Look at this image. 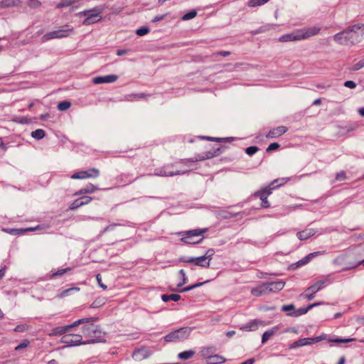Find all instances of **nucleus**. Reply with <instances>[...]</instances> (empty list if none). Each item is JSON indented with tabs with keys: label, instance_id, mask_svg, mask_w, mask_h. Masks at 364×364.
<instances>
[{
	"label": "nucleus",
	"instance_id": "obj_1",
	"mask_svg": "<svg viewBox=\"0 0 364 364\" xmlns=\"http://www.w3.org/2000/svg\"><path fill=\"white\" fill-rule=\"evenodd\" d=\"M92 318H82L75 321L73 324L58 326L52 329L49 333L50 336H60L65 333L75 326L85 323L82 327V333L85 338L88 339L83 341L84 344L94 343L102 342L105 341L104 333L100 331V328L92 323Z\"/></svg>",
	"mask_w": 364,
	"mask_h": 364
},
{
	"label": "nucleus",
	"instance_id": "obj_2",
	"mask_svg": "<svg viewBox=\"0 0 364 364\" xmlns=\"http://www.w3.org/2000/svg\"><path fill=\"white\" fill-rule=\"evenodd\" d=\"M364 33V25H354L348 30L337 33L334 40L339 43H347L348 41L351 43L358 41L360 36Z\"/></svg>",
	"mask_w": 364,
	"mask_h": 364
},
{
	"label": "nucleus",
	"instance_id": "obj_3",
	"mask_svg": "<svg viewBox=\"0 0 364 364\" xmlns=\"http://www.w3.org/2000/svg\"><path fill=\"white\" fill-rule=\"evenodd\" d=\"M319 28L316 27L309 28L306 29L297 30L291 33L282 36L279 41L280 42H289L294 41H300L315 36L319 32Z\"/></svg>",
	"mask_w": 364,
	"mask_h": 364
},
{
	"label": "nucleus",
	"instance_id": "obj_4",
	"mask_svg": "<svg viewBox=\"0 0 364 364\" xmlns=\"http://www.w3.org/2000/svg\"><path fill=\"white\" fill-rule=\"evenodd\" d=\"M207 232L206 228L195 229L179 233L182 237L181 241L186 244H198L203 239V234Z\"/></svg>",
	"mask_w": 364,
	"mask_h": 364
},
{
	"label": "nucleus",
	"instance_id": "obj_5",
	"mask_svg": "<svg viewBox=\"0 0 364 364\" xmlns=\"http://www.w3.org/2000/svg\"><path fill=\"white\" fill-rule=\"evenodd\" d=\"M289 180V178H277L272 182L269 188H266L264 190L257 193V195L262 200V207L269 208V203L267 198L272 193V190L287 183Z\"/></svg>",
	"mask_w": 364,
	"mask_h": 364
},
{
	"label": "nucleus",
	"instance_id": "obj_6",
	"mask_svg": "<svg viewBox=\"0 0 364 364\" xmlns=\"http://www.w3.org/2000/svg\"><path fill=\"white\" fill-rule=\"evenodd\" d=\"M192 328L190 327H183L171 332L164 337V341L169 342H181L187 338L191 335Z\"/></svg>",
	"mask_w": 364,
	"mask_h": 364
},
{
	"label": "nucleus",
	"instance_id": "obj_7",
	"mask_svg": "<svg viewBox=\"0 0 364 364\" xmlns=\"http://www.w3.org/2000/svg\"><path fill=\"white\" fill-rule=\"evenodd\" d=\"M102 11L98 9H94L89 11H85L79 13L80 16H84L86 18L83 21V25H90L100 21L102 18Z\"/></svg>",
	"mask_w": 364,
	"mask_h": 364
},
{
	"label": "nucleus",
	"instance_id": "obj_8",
	"mask_svg": "<svg viewBox=\"0 0 364 364\" xmlns=\"http://www.w3.org/2000/svg\"><path fill=\"white\" fill-rule=\"evenodd\" d=\"M73 31V28L68 26H65L56 31L49 32L43 36V41H46L53 38H64L70 35Z\"/></svg>",
	"mask_w": 364,
	"mask_h": 364
},
{
	"label": "nucleus",
	"instance_id": "obj_9",
	"mask_svg": "<svg viewBox=\"0 0 364 364\" xmlns=\"http://www.w3.org/2000/svg\"><path fill=\"white\" fill-rule=\"evenodd\" d=\"M70 330L71 329H70L68 332L63 333L64 336L61 338L62 343L69 346L84 344L83 341H82V336L78 334L70 333Z\"/></svg>",
	"mask_w": 364,
	"mask_h": 364
},
{
	"label": "nucleus",
	"instance_id": "obj_10",
	"mask_svg": "<svg viewBox=\"0 0 364 364\" xmlns=\"http://www.w3.org/2000/svg\"><path fill=\"white\" fill-rule=\"evenodd\" d=\"M325 338H326V336H324V335L319 336L315 337V338H301V339H299V340L291 343L289 346V348L293 349V348H299V347L304 346L311 345L314 343H317L321 341H323Z\"/></svg>",
	"mask_w": 364,
	"mask_h": 364
},
{
	"label": "nucleus",
	"instance_id": "obj_11",
	"mask_svg": "<svg viewBox=\"0 0 364 364\" xmlns=\"http://www.w3.org/2000/svg\"><path fill=\"white\" fill-rule=\"evenodd\" d=\"M185 171H181L179 170H173L172 165H168L162 168H156L154 171V175L158 176H173L176 175L183 174Z\"/></svg>",
	"mask_w": 364,
	"mask_h": 364
},
{
	"label": "nucleus",
	"instance_id": "obj_12",
	"mask_svg": "<svg viewBox=\"0 0 364 364\" xmlns=\"http://www.w3.org/2000/svg\"><path fill=\"white\" fill-rule=\"evenodd\" d=\"M220 148H218V149H213L210 151H206V152H204L202 154L200 155H198L193 159H186L183 161V163L184 164H187L190 161L191 162H196V161H203V160H205V159H212L215 156H218L220 154Z\"/></svg>",
	"mask_w": 364,
	"mask_h": 364
},
{
	"label": "nucleus",
	"instance_id": "obj_13",
	"mask_svg": "<svg viewBox=\"0 0 364 364\" xmlns=\"http://www.w3.org/2000/svg\"><path fill=\"white\" fill-rule=\"evenodd\" d=\"M98 169L92 168L86 171H80L73 173L70 178L73 179H86L90 178H96L99 176Z\"/></svg>",
	"mask_w": 364,
	"mask_h": 364
},
{
	"label": "nucleus",
	"instance_id": "obj_14",
	"mask_svg": "<svg viewBox=\"0 0 364 364\" xmlns=\"http://www.w3.org/2000/svg\"><path fill=\"white\" fill-rule=\"evenodd\" d=\"M325 284V282L323 280H320L316 282L315 284L309 287L306 290V297L309 300H311L314 299V295L320 289H321Z\"/></svg>",
	"mask_w": 364,
	"mask_h": 364
},
{
	"label": "nucleus",
	"instance_id": "obj_15",
	"mask_svg": "<svg viewBox=\"0 0 364 364\" xmlns=\"http://www.w3.org/2000/svg\"><path fill=\"white\" fill-rule=\"evenodd\" d=\"M118 79L116 75H109L106 76H98L92 79L94 84L111 83L115 82Z\"/></svg>",
	"mask_w": 364,
	"mask_h": 364
},
{
	"label": "nucleus",
	"instance_id": "obj_16",
	"mask_svg": "<svg viewBox=\"0 0 364 364\" xmlns=\"http://www.w3.org/2000/svg\"><path fill=\"white\" fill-rule=\"evenodd\" d=\"M284 282L282 280L266 283L267 293L278 292L284 287Z\"/></svg>",
	"mask_w": 364,
	"mask_h": 364
},
{
	"label": "nucleus",
	"instance_id": "obj_17",
	"mask_svg": "<svg viewBox=\"0 0 364 364\" xmlns=\"http://www.w3.org/2000/svg\"><path fill=\"white\" fill-rule=\"evenodd\" d=\"M265 325H266V323L264 321H262L261 320L255 319V320H252L250 322L247 323L245 326H242L240 328V329L244 330V331H256L259 328V326H265Z\"/></svg>",
	"mask_w": 364,
	"mask_h": 364
},
{
	"label": "nucleus",
	"instance_id": "obj_18",
	"mask_svg": "<svg viewBox=\"0 0 364 364\" xmlns=\"http://www.w3.org/2000/svg\"><path fill=\"white\" fill-rule=\"evenodd\" d=\"M287 129H288L284 126H279L278 127L271 129L267 134L266 136L267 138H271V139L277 138V137L282 136L284 133H286L287 132Z\"/></svg>",
	"mask_w": 364,
	"mask_h": 364
},
{
	"label": "nucleus",
	"instance_id": "obj_19",
	"mask_svg": "<svg viewBox=\"0 0 364 364\" xmlns=\"http://www.w3.org/2000/svg\"><path fill=\"white\" fill-rule=\"evenodd\" d=\"M187 262L194 263L196 265L202 267H208L210 266L209 261H207L202 256L198 257H192L186 260Z\"/></svg>",
	"mask_w": 364,
	"mask_h": 364
},
{
	"label": "nucleus",
	"instance_id": "obj_20",
	"mask_svg": "<svg viewBox=\"0 0 364 364\" xmlns=\"http://www.w3.org/2000/svg\"><path fill=\"white\" fill-rule=\"evenodd\" d=\"M316 231L314 229L309 228L299 232L296 235L299 240H305L311 237V236L314 235Z\"/></svg>",
	"mask_w": 364,
	"mask_h": 364
},
{
	"label": "nucleus",
	"instance_id": "obj_21",
	"mask_svg": "<svg viewBox=\"0 0 364 364\" xmlns=\"http://www.w3.org/2000/svg\"><path fill=\"white\" fill-rule=\"evenodd\" d=\"M251 294L255 296H259L262 294H268L266 283L253 288L251 290Z\"/></svg>",
	"mask_w": 364,
	"mask_h": 364
},
{
	"label": "nucleus",
	"instance_id": "obj_22",
	"mask_svg": "<svg viewBox=\"0 0 364 364\" xmlns=\"http://www.w3.org/2000/svg\"><path fill=\"white\" fill-rule=\"evenodd\" d=\"M279 329L278 326L273 327L272 329L265 331L262 338V343H266L273 335H274Z\"/></svg>",
	"mask_w": 364,
	"mask_h": 364
},
{
	"label": "nucleus",
	"instance_id": "obj_23",
	"mask_svg": "<svg viewBox=\"0 0 364 364\" xmlns=\"http://www.w3.org/2000/svg\"><path fill=\"white\" fill-rule=\"evenodd\" d=\"M208 364H220L225 362V358L219 355H211L207 360Z\"/></svg>",
	"mask_w": 364,
	"mask_h": 364
},
{
	"label": "nucleus",
	"instance_id": "obj_24",
	"mask_svg": "<svg viewBox=\"0 0 364 364\" xmlns=\"http://www.w3.org/2000/svg\"><path fill=\"white\" fill-rule=\"evenodd\" d=\"M97 190H98V188L96 186H95L92 183H89L85 188L80 189L78 192L75 193V196L81 195L84 193H92Z\"/></svg>",
	"mask_w": 364,
	"mask_h": 364
},
{
	"label": "nucleus",
	"instance_id": "obj_25",
	"mask_svg": "<svg viewBox=\"0 0 364 364\" xmlns=\"http://www.w3.org/2000/svg\"><path fill=\"white\" fill-rule=\"evenodd\" d=\"M319 255H321V252H315L310 253L306 257H305L304 258L301 259L299 262V265L306 264L308 262H309L310 260L312 259L314 257H316V256H318Z\"/></svg>",
	"mask_w": 364,
	"mask_h": 364
},
{
	"label": "nucleus",
	"instance_id": "obj_26",
	"mask_svg": "<svg viewBox=\"0 0 364 364\" xmlns=\"http://www.w3.org/2000/svg\"><path fill=\"white\" fill-rule=\"evenodd\" d=\"M196 352L193 350H188L178 353V358L181 360H188L191 358Z\"/></svg>",
	"mask_w": 364,
	"mask_h": 364
},
{
	"label": "nucleus",
	"instance_id": "obj_27",
	"mask_svg": "<svg viewBox=\"0 0 364 364\" xmlns=\"http://www.w3.org/2000/svg\"><path fill=\"white\" fill-rule=\"evenodd\" d=\"M215 350L213 347H205L200 350L201 356L205 359V360L214 353Z\"/></svg>",
	"mask_w": 364,
	"mask_h": 364
},
{
	"label": "nucleus",
	"instance_id": "obj_28",
	"mask_svg": "<svg viewBox=\"0 0 364 364\" xmlns=\"http://www.w3.org/2000/svg\"><path fill=\"white\" fill-rule=\"evenodd\" d=\"M38 229V226L35 227V228H26V229H11L10 230H5V231L9 233L13 234V235H16V234H19V233H23L27 231H34Z\"/></svg>",
	"mask_w": 364,
	"mask_h": 364
},
{
	"label": "nucleus",
	"instance_id": "obj_29",
	"mask_svg": "<svg viewBox=\"0 0 364 364\" xmlns=\"http://www.w3.org/2000/svg\"><path fill=\"white\" fill-rule=\"evenodd\" d=\"M161 299L165 302H168L169 301H178V300H180L181 296L175 294L170 295L163 294Z\"/></svg>",
	"mask_w": 364,
	"mask_h": 364
},
{
	"label": "nucleus",
	"instance_id": "obj_30",
	"mask_svg": "<svg viewBox=\"0 0 364 364\" xmlns=\"http://www.w3.org/2000/svg\"><path fill=\"white\" fill-rule=\"evenodd\" d=\"M79 290H80V288H78V287L70 288V289L62 291L60 293H59L58 294L57 296L60 299L64 298V297H66V296L70 295V293L72 291H78Z\"/></svg>",
	"mask_w": 364,
	"mask_h": 364
},
{
	"label": "nucleus",
	"instance_id": "obj_31",
	"mask_svg": "<svg viewBox=\"0 0 364 364\" xmlns=\"http://www.w3.org/2000/svg\"><path fill=\"white\" fill-rule=\"evenodd\" d=\"M13 121L20 124H29L31 119L28 117H14Z\"/></svg>",
	"mask_w": 364,
	"mask_h": 364
},
{
	"label": "nucleus",
	"instance_id": "obj_32",
	"mask_svg": "<svg viewBox=\"0 0 364 364\" xmlns=\"http://www.w3.org/2000/svg\"><path fill=\"white\" fill-rule=\"evenodd\" d=\"M309 311L308 307L306 308H300L291 313H289L288 315L291 316H299L306 314Z\"/></svg>",
	"mask_w": 364,
	"mask_h": 364
},
{
	"label": "nucleus",
	"instance_id": "obj_33",
	"mask_svg": "<svg viewBox=\"0 0 364 364\" xmlns=\"http://www.w3.org/2000/svg\"><path fill=\"white\" fill-rule=\"evenodd\" d=\"M45 131L38 129L31 132V136L36 139H41L45 136Z\"/></svg>",
	"mask_w": 364,
	"mask_h": 364
},
{
	"label": "nucleus",
	"instance_id": "obj_34",
	"mask_svg": "<svg viewBox=\"0 0 364 364\" xmlns=\"http://www.w3.org/2000/svg\"><path fill=\"white\" fill-rule=\"evenodd\" d=\"M269 0H250L248 5L252 7L258 6L264 4Z\"/></svg>",
	"mask_w": 364,
	"mask_h": 364
},
{
	"label": "nucleus",
	"instance_id": "obj_35",
	"mask_svg": "<svg viewBox=\"0 0 364 364\" xmlns=\"http://www.w3.org/2000/svg\"><path fill=\"white\" fill-rule=\"evenodd\" d=\"M145 96L146 95L144 94H143V93L132 94V95H128L127 97V100L133 101V100H139V99H142V98L145 97Z\"/></svg>",
	"mask_w": 364,
	"mask_h": 364
},
{
	"label": "nucleus",
	"instance_id": "obj_36",
	"mask_svg": "<svg viewBox=\"0 0 364 364\" xmlns=\"http://www.w3.org/2000/svg\"><path fill=\"white\" fill-rule=\"evenodd\" d=\"M70 103L68 101H63V102H60L58 105V108L59 110L60 111H65L67 110L68 108H70Z\"/></svg>",
	"mask_w": 364,
	"mask_h": 364
},
{
	"label": "nucleus",
	"instance_id": "obj_37",
	"mask_svg": "<svg viewBox=\"0 0 364 364\" xmlns=\"http://www.w3.org/2000/svg\"><path fill=\"white\" fill-rule=\"evenodd\" d=\"M215 254V251L213 249H209L208 250H207V252H205V255L202 256L204 259H205L207 261H209V262H210V260L212 259V257Z\"/></svg>",
	"mask_w": 364,
	"mask_h": 364
},
{
	"label": "nucleus",
	"instance_id": "obj_38",
	"mask_svg": "<svg viewBox=\"0 0 364 364\" xmlns=\"http://www.w3.org/2000/svg\"><path fill=\"white\" fill-rule=\"evenodd\" d=\"M197 13L196 11H191L187 14H186L183 17H182V19L183 21H187V20H190V19H192L194 17H196Z\"/></svg>",
	"mask_w": 364,
	"mask_h": 364
},
{
	"label": "nucleus",
	"instance_id": "obj_39",
	"mask_svg": "<svg viewBox=\"0 0 364 364\" xmlns=\"http://www.w3.org/2000/svg\"><path fill=\"white\" fill-rule=\"evenodd\" d=\"M355 338H335V339H329V342L334 343H348L355 341Z\"/></svg>",
	"mask_w": 364,
	"mask_h": 364
},
{
	"label": "nucleus",
	"instance_id": "obj_40",
	"mask_svg": "<svg viewBox=\"0 0 364 364\" xmlns=\"http://www.w3.org/2000/svg\"><path fill=\"white\" fill-rule=\"evenodd\" d=\"M149 32V29L146 27H141L136 30V33L139 36H142L146 34H147Z\"/></svg>",
	"mask_w": 364,
	"mask_h": 364
},
{
	"label": "nucleus",
	"instance_id": "obj_41",
	"mask_svg": "<svg viewBox=\"0 0 364 364\" xmlns=\"http://www.w3.org/2000/svg\"><path fill=\"white\" fill-rule=\"evenodd\" d=\"M75 2L74 0H63L60 4H58V7L70 6Z\"/></svg>",
	"mask_w": 364,
	"mask_h": 364
},
{
	"label": "nucleus",
	"instance_id": "obj_42",
	"mask_svg": "<svg viewBox=\"0 0 364 364\" xmlns=\"http://www.w3.org/2000/svg\"><path fill=\"white\" fill-rule=\"evenodd\" d=\"M82 205H81V203H80V198L75 200L70 205V208L71 210H74V209H77L80 207H81Z\"/></svg>",
	"mask_w": 364,
	"mask_h": 364
},
{
	"label": "nucleus",
	"instance_id": "obj_43",
	"mask_svg": "<svg viewBox=\"0 0 364 364\" xmlns=\"http://www.w3.org/2000/svg\"><path fill=\"white\" fill-rule=\"evenodd\" d=\"M80 200L81 205L82 206V205L90 203L92 201V198L85 196L80 197Z\"/></svg>",
	"mask_w": 364,
	"mask_h": 364
},
{
	"label": "nucleus",
	"instance_id": "obj_44",
	"mask_svg": "<svg viewBox=\"0 0 364 364\" xmlns=\"http://www.w3.org/2000/svg\"><path fill=\"white\" fill-rule=\"evenodd\" d=\"M208 282V281H206L205 282H199V283L195 284L193 285H191V286H189L188 287L184 288L183 289L181 290V291L182 292V291H187L191 290V289H193L194 288H196L198 287H200V286L203 285V284H205V283H206Z\"/></svg>",
	"mask_w": 364,
	"mask_h": 364
},
{
	"label": "nucleus",
	"instance_id": "obj_45",
	"mask_svg": "<svg viewBox=\"0 0 364 364\" xmlns=\"http://www.w3.org/2000/svg\"><path fill=\"white\" fill-rule=\"evenodd\" d=\"M28 329V326L23 324V325H18L15 328V332H24Z\"/></svg>",
	"mask_w": 364,
	"mask_h": 364
},
{
	"label": "nucleus",
	"instance_id": "obj_46",
	"mask_svg": "<svg viewBox=\"0 0 364 364\" xmlns=\"http://www.w3.org/2000/svg\"><path fill=\"white\" fill-rule=\"evenodd\" d=\"M257 151L258 148L257 146H250L246 149L245 151L248 155L252 156L254 154H255Z\"/></svg>",
	"mask_w": 364,
	"mask_h": 364
},
{
	"label": "nucleus",
	"instance_id": "obj_47",
	"mask_svg": "<svg viewBox=\"0 0 364 364\" xmlns=\"http://www.w3.org/2000/svg\"><path fill=\"white\" fill-rule=\"evenodd\" d=\"M18 3V0H5L4 1V4L6 6H13L17 5Z\"/></svg>",
	"mask_w": 364,
	"mask_h": 364
},
{
	"label": "nucleus",
	"instance_id": "obj_48",
	"mask_svg": "<svg viewBox=\"0 0 364 364\" xmlns=\"http://www.w3.org/2000/svg\"><path fill=\"white\" fill-rule=\"evenodd\" d=\"M28 344H29V341L26 340V341H23L21 343H20L19 345H18L15 348V350H18L20 349L25 348L28 346Z\"/></svg>",
	"mask_w": 364,
	"mask_h": 364
},
{
	"label": "nucleus",
	"instance_id": "obj_49",
	"mask_svg": "<svg viewBox=\"0 0 364 364\" xmlns=\"http://www.w3.org/2000/svg\"><path fill=\"white\" fill-rule=\"evenodd\" d=\"M279 147V144L278 143H272L269 144V146L267 149V151L269 152V151L276 150Z\"/></svg>",
	"mask_w": 364,
	"mask_h": 364
},
{
	"label": "nucleus",
	"instance_id": "obj_50",
	"mask_svg": "<svg viewBox=\"0 0 364 364\" xmlns=\"http://www.w3.org/2000/svg\"><path fill=\"white\" fill-rule=\"evenodd\" d=\"M41 3L38 0H29L28 6L32 8H36L40 6Z\"/></svg>",
	"mask_w": 364,
	"mask_h": 364
},
{
	"label": "nucleus",
	"instance_id": "obj_51",
	"mask_svg": "<svg viewBox=\"0 0 364 364\" xmlns=\"http://www.w3.org/2000/svg\"><path fill=\"white\" fill-rule=\"evenodd\" d=\"M344 86L348 88L353 89L356 87V84L353 81L348 80L345 82Z\"/></svg>",
	"mask_w": 364,
	"mask_h": 364
},
{
	"label": "nucleus",
	"instance_id": "obj_52",
	"mask_svg": "<svg viewBox=\"0 0 364 364\" xmlns=\"http://www.w3.org/2000/svg\"><path fill=\"white\" fill-rule=\"evenodd\" d=\"M364 67V58L354 65V70H358Z\"/></svg>",
	"mask_w": 364,
	"mask_h": 364
},
{
	"label": "nucleus",
	"instance_id": "obj_53",
	"mask_svg": "<svg viewBox=\"0 0 364 364\" xmlns=\"http://www.w3.org/2000/svg\"><path fill=\"white\" fill-rule=\"evenodd\" d=\"M284 311H289L294 309V306L292 304L283 306L282 308Z\"/></svg>",
	"mask_w": 364,
	"mask_h": 364
},
{
	"label": "nucleus",
	"instance_id": "obj_54",
	"mask_svg": "<svg viewBox=\"0 0 364 364\" xmlns=\"http://www.w3.org/2000/svg\"><path fill=\"white\" fill-rule=\"evenodd\" d=\"M97 282H98V284L102 287L104 289H107V286L105 285L102 282V279H101V277L100 274H97Z\"/></svg>",
	"mask_w": 364,
	"mask_h": 364
},
{
	"label": "nucleus",
	"instance_id": "obj_55",
	"mask_svg": "<svg viewBox=\"0 0 364 364\" xmlns=\"http://www.w3.org/2000/svg\"><path fill=\"white\" fill-rule=\"evenodd\" d=\"M346 178V175L344 172H340L336 175V180L342 181Z\"/></svg>",
	"mask_w": 364,
	"mask_h": 364
},
{
	"label": "nucleus",
	"instance_id": "obj_56",
	"mask_svg": "<svg viewBox=\"0 0 364 364\" xmlns=\"http://www.w3.org/2000/svg\"><path fill=\"white\" fill-rule=\"evenodd\" d=\"M179 274L181 275L183 279V284H186L187 282V277L186 276V273L183 269H181Z\"/></svg>",
	"mask_w": 364,
	"mask_h": 364
},
{
	"label": "nucleus",
	"instance_id": "obj_57",
	"mask_svg": "<svg viewBox=\"0 0 364 364\" xmlns=\"http://www.w3.org/2000/svg\"><path fill=\"white\" fill-rule=\"evenodd\" d=\"M166 16V14L161 15V16H155L154 18L152 21L153 22H157V21H161V20H163L165 18Z\"/></svg>",
	"mask_w": 364,
	"mask_h": 364
},
{
	"label": "nucleus",
	"instance_id": "obj_58",
	"mask_svg": "<svg viewBox=\"0 0 364 364\" xmlns=\"http://www.w3.org/2000/svg\"><path fill=\"white\" fill-rule=\"evenodd\" d=\"M323 304V303H320V302L314 303V304H311V305L308 306L307 307H308V309H309V310H311L312 308H314V307H315V306H318V305H321V304Z\"/></svg>",
	"mask_w": 364,
	"mask_h": 364
},
{
	"label": "nucleus",
	"instance_id": "obj_59",
	"mask_svg": "<svg viewBox=\"0 0 364 364\" xmlns=\"http://www.w3.org/2000/svg\"><path fill=\"white\" fill-rule=\"evenodd\" d=\"M254 362H255V359L250 358V359L245 360V362H242L241 364H253Z\"/></svg>",
	"mask_w": 364,
	"mask_h": 364
},
{
	"label": "nucleus",
	"instance_id": "obj_60",
	"mask_svg": "<svg viewBox=\"0 0 364 364\" xmlns=\"http://www.w3.org/2000/svg\"><path fill=\"white\" fill-rule=\"evenodd\" d=\"M235 334V331H229L226 333V336L229 338L233 336Z\"/></svg>",
	"mask_w": 364,
	"mask_h": 364
},
{
	"label": "nucleus",
	"instance_id": "obj_61",
	"mask_svg": "<svg viewBox=\"0 0 364 364\" xmlns=\"http://www.w3.org/2000/svg\"><path fill=\"white\" fill-rule=\"evenodd\" d=\"M0 148H2L4 150L6 149V146L4 144L2 138H0Z\"/></svg>",
	"mask_w": 364,
	"mask_h": 364
},
{
	"label": "nucleus",
	"instance_id": "obj_62",
	"mask_svg": "<svg viewBox=\"0 0 364 364\" xmlns=\"http://www.w3.org/2000/svg\"><path fill=\"white\" fill-rule=\"evenodd\" d=\"M127 53V50H118L117 52V54L118 55H124Z\"/></svg>",
	"mask_w": 364,
	"mask_h": 364
},
{
	"label": "nucleus",
	"instance_id": "obj_63",
	"mask_svg": "<svg viewBox=\"0 0 364 364\" xmlns=\"http://www.w3.org/2000/svg\"><path fill=\"white\" fill-rule=\"evenodd\" d=\"M66 272V269H60L58 270L56 273L54 274V275H63Z\"/></svg>",
	"mask_w": 364,
	"mask_h": 364
},
{
	"label": "nucleus",
	"instance_id": "obj_64",
	"mask_svg": "<svg viewBox=\"0 0 364 364\" xmlns=\"http://www.w3.org/2000/svg\"><path fill=\"white\" fill-rule=\"evenodd\" d=\"M358 112L361 116H364V107L359 109Z\"/></svg>",
	"mask_w": 364,
	"mask_h": 364
}]
</instances>
